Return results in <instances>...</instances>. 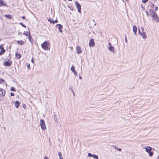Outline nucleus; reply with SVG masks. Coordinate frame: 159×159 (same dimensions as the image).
Segmentation results:
<instances>
[{"label":"nucleus","mask_w":159,"mask_h":159,"mask_svg":"<svg viewBox=\"0 0 159 159\" xmlns=\"http://www.w3.org/2000/svg\"><path fill=\"white\" fill-rule=\"evenodd\" d=\"M149 12L152 20L156 22H159V18L156 12L153 10L151 9L149 10Z\"/></svg>","instance_id":"obj_1"},{"label":"nucleus","mask_w":159,"mask_h":159,"mask_svg":"<svg viewBox=\"0 0 159 159\" xmlns=\"http://www.w3.org/2000/svg\"><path fill=\"white\" fill-rule=\"evenodd\" d=\"M41 46L42 48L45 50H49L50 49V47H49V44L46 41H45L42 44Z\"/></svg>","instance_id":"obj_2"},{"label":"nucleus","mask_w":159,"mask_h":159,"mask_svg":"<svg viewBox=\"0 0 159 159\" xmlns=\"http://www.w3.org/2000/svg\"><path fill=\"white\" fill-rule=\"evenodd\" d=\"M145 148L146 149V151L148 153L150 156L152 157L153 156V153L151 151L152 148L150 147H145Z\"/></svg>","instance_id":"obj_3"},{"label":"nucleus","mask_w":159,"mask_h":159,"mask_svg":"<svg viewBox=\"0 0 159 159\" xmlns=\"http://www.w3.org/2000/svg\"><path fill=\"white\" fill-rule=\"evenodd\" d=\"M40 125L42 130H44L46 129V127L44 120L41 119L40 120Z\"/></svg>","instance_id":"obj_4"},{"label":"nucleus","mask_w":159,"mask_h":159,"mask_svg":"<svg viewBox=\"0 0 159 159\" xmlns=\"http://www.w3.org/2000/svg\"><path fill=\"white\" fill-rule=\"evenodd\" d=\"M12 64V61H10L9 59H6V61L4 62V65L6 66L9 67Z\"/></svg>","instance_id":"obj_5"},{"label":"nucleus","mask_w":159,"mask_h":159,"mask_svg":"<svg viewBox=\"0 0 159 159\" xmlns=\"http://www.w3.org/2000/svg\"><path fill=\"white\" fill-rule=\"evenodd\" d=\"M75 4L78 9V12L80 13L81 12V7L80 4L77 1H75Z\"/></svg>","instance_id":"obj_6"},{"label":"nucleus","mask_w":159,"mask_h":159,"mask_svg":"<svg viewBox=\"0 0 159 159\" xmlns=\"http://www.w3.org/2000/svg\"><path fill=\"white\" fill-rule=\"evenodd\" d=\"M94 40L93 38H91L89 40V45L90 47H93L95 46Z\"/></svg>","instance_id":"obj_7"},{"label":"nucleus","mask_w":159,"mask_h":159,"mask_svg":"<svg viewBox=\"0 0 159 159\" xmlns=\"http://www.w3.org/2000/svg\"><path fill=\"white\" fill-rule=\"evenodd\" d=\"M0 49L1 51H0V56L3 55L5 52V50L3 48L2 44H1L0 45Z\"/></svg>","instance_id":"obj_8"},{"label":"nucleus","mask_w":159,"mask_h":159,"mask_svg":"<svg viewBox=\"0 0 159 159\" xmlns=\"http://www.w3.org/2000/svg\"><path fill=\"white\" fill-rule=\"evenodd\" d=\"M6 92L4 89L0 88V95L2 97H4L5 94Z\"/></svg>","instance_id":"obj_9"},{"label":"nucleus","mask_w":159,"mask_h":159,"mask_svg":"<svg viewBox=\"0 0 159 159\" xmlns=\"http://www.w3.org/2000/svg\"><path fill=\"white\" fill-rule=\"evenodd\" d=\"M56 27H57L58 30L60 32H62V25L61 24H58L56 25Z\"/></svg>","instance_id":"obj_10"},{"label":"nucleus","mask_w":159,"mask_h":159,"mask_svg":"<svg viewBox=\"0 0 159 159\" xmlns=\"http://www.w3.org/2000/svg\"><path fill=\"white\" fill-rule=\"evenodd\" d=\"M48 20L50 22V23H52L53 24L57 23L58 21L57 20H56L54 21L53 19L50 18L48 19Z\"/></svg>","instance_id":"obj_11"},{"label":"nucleus","mask_w":159,"mask_h":159,"mask_svg":"<svg viewBox=\"0 0 159 159\" xmlns=\"http://www.w3.org/2000/svg\"><path fill=\"white\" fill-rule=\"evenodd\" d=\"M133 31L135 35H137V28L135 25H134L133 27Z\"/></svg>","instance_id":"obj_12"},{"label":"nucleus","mask_w":159,"mask_h":159,"mask_svg":"<svg viewBox=\"0 0 159 159\" xmlns=\"http://www.w3.org/2000/svg\"><path fill=\"white\" fill-rule=\"evenodd\" d=\"M77 51V53L78 54L80 53H81L82 50L81 48L79 46H77L76 49Z\"/></svg>","instance_id":"obj_13"},{"label":"nucleus","mask_w":159,"mask_h":159,"mask_svg":"<svg viewBox=\"0 0 159 159\" xmlns=\"http://www.w3.org/2000/svg\"><path fill=\"white\" fill-rule=\"evenodd\" d=\"M15 105L16 107L17 108L19 107V106L20 105V103L19 101H16L15 102Z\"/></svg>","instance_id":"obj_14"},{"label":"nucleus","mask_w":159,"mask_h":159,"mask_svg":"<svg viewBox=\"0 0 159 159\" xmlns=\"http://www.w3.org/2000/svg\"><path fill=\"white\" fill-rule=\"evenodd\" d=\"M7 4L5 3L2 0H0V7L2 6H6Z\"/></svg>","instance_id":"obj_15"},{"label":"nucleus","mask_w":159,"mask_h":159,"mask_svg":"<svg viewBox=\"0 0 159 159\" xmlns=\"http://www.w3.org/2000/svg\"><path fill=\"white\" fill-rule=\"evenodd\" d=\"M140 35L143 39H145L146 38V35L145 32H142Z\"/></svg>","instance_id":"obj_16"},{"label":"nucleus","mask_w":159,"mask_h":159,"mask_svg":"<svg viewBox=\"0 0 159 159\" xmlns=\"http://www.w3.org/2000/svg\"><path fill=\"white\" fill-rule=\"evenodd\" d=\"M54 120L57 122L58 120V117L57 115H55L54 116Z\"/></svg>","instance_id":"obj_17"},{"label":"nucleus","mask_w":159,"mask_h":159,"mask_svg":"<svg viewBox=\"0 0 159 159\" xmlns=\"http://www.w3.org/2000/svg\"><path fill=\"white\" fill-rule=\"evenodd\" d=\"M108 49L113 52H114V48L112 46H111L110 47H109L108 48Z\"/></svg>","instance_id":"obj_18"},{"label":"nucleus","mask_w":159,"mask_h":159,"mask_svg":"<svg viewBox=\"0 0 159 159\" xmlns=\"http://www.w3.org/2000/svg\"><path fill=\"white\" fill-rule=\"evenodd\" d=\"M17 43L19 44L22 45L24 44V42L22 40H19L17 41Z\"/></svg>","instance_id":"obj_19"},{"label":"nucleus","mask_w":159,"mask_h":159,"mask_svg":"<svg viewBox=\"0 0 159 159\" xmlns=\"http://www.w3.org/2000/svg\"><path fill=\"white\" fill-rule=\"evenodd\" d=\"M4 16L9 19H11L12 18V16L11 15H6Z\"/></svg>","instance_id":"obj_20"},{"label":"nucleus","mask_w":159,"mask_h":159,"mask_svg":"<svg viewBox=\"0 0 159 159\" xmlns=\"http://www.w3.org/2000/svg\"><path fill=\"white\" fill-rule=\"evenodd\" d=\"M16 57L17 59H19L20 58L21 56L20 54H18L17 53L16 54Z\"/></svg>","instance_id":"obj_21"},{"label":"nucleus","mask_w":159,"mask_h":159,"mask_svg":"<svg viewBox=\"0 0 159 159\" xmlns=\"http://www.w3.org/2000/svg\"><path fill=\"white\" fill-rule=\"evenodd\" d=\"M58 155L59 157V159H63V158L62 157V154L61 152H59L58 153Z\"/></svg>","instance_id":"obj_22"},{"label":"nucleus","mask_w":159,"mask_h":159,"mask_svg":"<svg viewBox=\"0 0 159 159\" xmlns=\"http://www.w3.org/2000/svg\"><path fill=\"white\" fill-rule=\"evenodd\" d=\"M92 157H93L94 159H98V156L95 155V154H93Z\"/></svg>","instance_id":"obj_23"},{"label":"nucleus","mask_w":159,"mask_h":159,"mask_svg":"<svg viewBox=\"0 0 159 159\" xmlns=\"http://www.w3.org/2000/svg\"><path fill=\"white\" fill-rule=\"evenodd\" d=\"M23 34L26 36H27L29 34V33L27 31H24L23 33Z\"/></svg>","instance_id":"obj_24"},{"label":"nucleus","mask_w":159,"mask_h":159,"mask_svg":"<svg viewBox=\"0 0 159 159\" xmlns=\"http://www.w3.org/2000/svg\"><path fill=\"white\" fill-rule=\"evenodd\" d=\"M10 90L12 91H15L16 90L15 89V88L13 87H11L10 89Z\"/></svg>","instance_id":"obj_25"},{"label":"nucleus","mask_w":159,"mask_h":159,"mask_svg":"<svg viewBox=\"0 0 159 159\" xmlns=\"http://www.w3.org/2000/svg\"><path fill=\"white\" fill-rule=\"evenodd\" d=\"M71 70L72 71V72L75 71V67L73 66H72L71 67Z\"/></svg>","instance_id":"obj_26"},{"label":"nucleus","mask_w":159,"mask_h":159,"mask_svg":"<svg viewBox=\"0 0 159 159\" xmlns=\"http://www.w3.org/2000/svg\"><path fill=\"white\" fill-rule=\"evenodd\" d=\"M31 37L30 35V32H29V36L28 37V39H29L30 41L31 42Z\"/></svg>","instance_id":"obj_27"},{"label":"nucleus","mask_w":159,"mask_h":159,"mask_svg":"<svg viewBox=\"0 0 159 159\" xmlns=\"http://www.w3.org/2000/svg\"><path fill=\"white\" fill-rule=\"evenodd\" d=\"M4 82H5V81L3 79L0 78V84H2Z\"/></svg>","instance_id":"obj_28"},{"label":"nucleus","mask_w":159,"mask_h":159,"mask_svg":"<svg viewBox=\"0 0 159 159\" xmlns=\"http://www.w3.org/2000/svg\"><path fill=\"white\" fill-rule=\"evenodd\" d=\"M112 147H113L115 149L118 150V148L117 146L112 145Z\"/></svg>","instance_id":"obj_29"},{"label":"nucleus","mask_w":159,"mask_h":159,"mask_svg":"<svg viewBox=\"0 0 159 159\" xmlns=\"http://www.w3.org/2000/svg\"><path fill=\"white\" fill-rule=\"evenodd\" d=\"M20 24L22 26H23L24 28H26V26L24 24H23V23H22V22H20Z\"/></svg>","instance_id":"obj_30"},{"label":"nucleus","mask_w":159,"mask_h":159,"mask_svg":"<svg viewBox=\"0 0 159 159\" xmlns=\"http://www.w3.org/2000/svg\"><path fill=\"white\" fill-rule=\"evenodd\" d=\"M69 89L70 90H71V91L72 92L73 91V87H72V86H70V87H69Z\"/></svg>","instance_id":"obj_31"},{"label":"nucleus","mask_w":159,"mask_h":159,"mask_svg":"<svg viewBox=\"0 0 159 159\" xmlns=\"http://www.w3.org/2000/svg\"><path fill=\"white\" fill-rule=\"evenodd\" d=\"M148 0H142V2L145 3Z\"/></svg>","instance_id":"obj_32"},{"label":"nucleus","mask_w":159,"mask_h":159,"mask_svg":"<svg viewBox=\"0 0 159 159\" xmlns=\"http://www.w3.org/2000/svg\"><path fill=\"white\" fill-rule=\"evenodd\" d=\"M93 154H92L91 153H89L88 154V156L89 157H93Z\"/></svg>","instance_id":"obj_33"},{"label":"nucleus","mask_w":159,"mask_h":159,"mask_svg":"<svg viewBox=\"0 0 159 159\" xmlns=\"http://www.w3.org/2000/svg\"><path fill=\"white\" fill-rule=\"evenodd\" d=\"M73 72L74 73L75 75L76 76H77V73L75 71Z\"/></svg>","instance_id":"obj_34"},{"label":"nucleus","mask_w":159,"mask_h":159,"mask_svg":"<svg viewBox=\"0 0 159 159\" xmlns=\"http://www.w3.org/2000/svg\"><path fill=\"white\" fill-rule=\"evenodd\" d=\"M158 7L157 6H156L155 7V9L156 11H157L158 10Z\"/></svg>","instance_id":"obj_35"},{"label":"nucleus","mask_w":159,"mask_h":159,"mask_svg":"<svg viewBox=\"0 0 159 159\" xmlns=\"http://www.w3.org/2000/svg\"><path fill=\"white\" fill-rule=\"evenodd\" d=\"M10 95L11 96H14V93H13L12 92L10 93Z\"/></svg>","instance_id":"obj_36"},{"label":"nucleus","mask_w":159,"mask_h":159,"mask_svg":"<svg viewBox=\"0 0 159 159\" xmlns=\"http://www.w3.org/2000/svg\"><path fill=\"white\" fill-rule=\"evenodd\" d=\"M27 67L28 69H30V64H28L27 66Z\"/></svg>","instance_id":"obj_37"},{"label":"nucleus","mask_w":159,"mask_h":159,"mask_svg":"<svg viewBox=\"0 0 159 159\" xmlns=\"http://www.w3.org/2000/svg\"><path fill=\"white\" fill-rule=\"evenodd\" d=\"M31 62L33 64H34V60L33 58H32L31 61Z\"/></svg>","instance_id":"obj_38"},{"label":"nucleus","mask_w":159,"mask_h":159,"mask_svg":"<svg viewBox=\"0 0 159 159\" xmlns=\"http://www.w3.org/2000/svg\"><path fill=\"white\" fill-rule=\"evenodd\" d=\"M118 151H121V150H122V149L121 148H118Z\"/></svg>","instance_id":"obj_39"},{"label":"nucleus","mask_w":159,"mask_h":159,"mask_svg":"<svg viewBox=\"0 0 159 159\" xmlns=\"http://www.w3.org/2000/svg\"><path fill=\"white\" fill-rule=\"evenodd\" d=\"M138 31H139V34H141L142 33H141V32L140 31V30L139 29L138 30Z\"/></svg>","instance_id":"obj_40"},{"label":"nucleus","mask_w":159,"mask_h":159,"mask_svg":"<svg viewBox=\"0 0 159 159\" xmlns=\"http://www.w3.org/2000/svg\"><path fill=\"white\" fill-rule=\"evenodd\" d=\"M23 107L25 109L26 108V106L25 104H24Z\"/></svg>","instance_id":"obj_41"},{"label":"nucleus","mask_w":159,"mask_h":159,"mask_svg":"<svg viewBox=\"0 0 159 159\" xmlns=\"http://www.w3.org/2000/svg\"><path fill=\"white\" fill-rule=\"evenodd\" d=\"M3 97H0V100H3Z\"/></svg>","instance_id":"obj_42"},{"label":"nucleus","mask_w":159,"mask_h":159,"mask_svg":"<svg viewBox=\"0 0 159 159\" xmlns=\"http://www.w3.org/2000/svg\"><path fill=\"white\" fill-rule=\"evenodd\" d=\"M154 5L153 4H152L151 5V7L152 8H153L154 7Z\"/></svg>","instance_id":"obj_43"},{"label":"nucleus","mask_w":159,"mask_h":159,"mask_svg":"<svg viewBox=\"0 0 159 159\" xmlns=\"http://www.w3.org/2000/svg\"><path fill=\"white\" fill-rule=\"evenodd\" d=\"M125 42L127 43V39H126V36L125 37Z\"/></svg>","instance_id":"obj_44"},{"label":"nucleus","mask_w":159,"mask_h":159,"mask_svg":"<svg viewBox=\"0 0 159 159\" xmlns=\"http://www.w3.org/2000/svg\"><path fill=\"white\" fill-rule=\"evenodd\" d=\"M44 159H49L48 157H45L44 158Z\"/></svg>","instance_id":"obj_45"},{"label":"nucleus","mask_w":159,"mask_h":159,"mask_svg":"<svg viewBox=\"0 0 159 159\" xmlns=\"http://www.w3.org/2000/svg\"><path fill=\"white\" fill-rule=\"evenodd\" d=\"M21 18H22L23 19H25V16H22V17H21Z\"/></svg>","instance_id":"obj_46"},{"label":"nucleus","mask_w":159,"mask_h":159,"mask_svg":"<svg viewBox=\"0 0 159 159\" xmlns=\"http://www.w3.org/2000/svg\"><path fill=\"white\" fill-rule=\"evenodd\" d=\"M141 29H142V32H144L143 31L144 29H143V27H142Z\"/></svg>","instance_id":"obj_47"},{"label":"nucleus","mask_w":159,"mask_h":159,"mask_svg":"<svg viewBox=\"0 0 159 159\" xmlns=\"http://www.w3.org/2000/svg\"><path fill=\"white\" fill-rule=\"evenodd\" d=\"M79 78L80 79H82V77L81 76H80Z\"/></svg>","instance_id":"obj_48"},{"label":"nucleus","mask_w":159,"mask_h":159,"mask_svg":"<svg viewBox=\"0 0 159 159\" xmlns=\"http://www.w3.org/2000/svg\"><path fill=\"white\" fill-rule=\"evenodd\" d=\"M73 93V95L74 96H75V93L74 91L72 92Z\"/></svg>","instance_id":"obj_49"},{"label":"nucleus","mask_w":159,"mask_h":159,"mask_svg":"<svg viewBox=\"0 0 159 159\" xmlns=\"http://www.w3.org/2000/svg\"><path fill=\"white\" fill-rule=\"evenodd\" d=\"M109 45L110 46V47L111 46V43L110 42L109 43Z\"/></svg>","instance_id":"obj_50"},{"label":"nucleus","mask_w":159,"mask_h":159,"mask_svg":"<svg viewBox=\"0 0 159 159\" xmlns=\"http://www.w3.org/2000/svg\"><path fill=\"white\" fill-rule=\"evenodd\" d=\"M146 15H148V11H147L146 12Z\"/></svg>","instance_id":"obj_51"},{"label":"nucleus","mask_w":159,"mask_h":159,"mask_svg":"<svg viewBox=\"0 0 159 159\" xmlns=\"http://www.w3.org/2000/svg\"><path fill=\"white\" fill-rule=\"evenodd\" d=\"M2 40V39H0V41Z\"/></svg>","instance_id":"obj_52"},{"label":"nucleus","mask_w":159,"mask_h":159,"mask_svg":"<svg viewBox=\"0 0 159 159\" xmlns=\"http://www.w3.org/2000/svg\"><path fill=\"white\" fill-rule=\"evenodd\" d=\"M96 25V23H95V24L94 25Z\"/></svg>","instance_id":"obj_53"},{"label":"nucleus","mask_w":159,"mask_h":159,"mask_svg":"<svg viewBox=\"0 0 159 159\" xmlns=\"http://www.w3.org/2000/svg\"><path fill=\"white\" fill-rule=\"evenodd\" d=\"M69 1H72V0H69Z\"/></svg>","instance_id":"obj_54"},{"label":"nucleus","mask_w":159,"mask_h":159,"mask_svg":"<svg viewBox=\"0 0 159 159\" xmlns=\"http://www.w3.org/2000/svg\"><path fill=\"white\" fill-rule=\"evenodd\" d=\"M41 1H43V0H40Z\"/></svg>","instance_id":"obj_55"},{"label":"nucleus","mask_w":159,"mask_h":159,"mask_svg":"<svg viewBox=\"0 0 159 159\" xmlns=\"http://www.w3.org/2000/svg\"><path fill=\"white\" fill-rule=\"evenodd\" d=\"M126 1H128V0H126Z\"/></svg>","instance_id":"obj_56"}]
</instances>
